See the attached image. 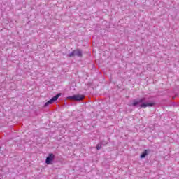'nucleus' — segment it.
I'll use <instances>...</instances> for the list:
<instances>
[{"label":"nucleus","instance_id":"obj_9","mask_svg":"<svg viewBox=\"0 0 179 179\" xmlns=\"http://www.w3.org/2000/svg\"><path fill=\"white\" fill-rule=\"evenodd\" d=\"M0 150H1V147H0Z\"/></svg>","mask_w":179,"mask_h":179},{"label":"nucleus","instance_id":"obj_3","mask_svg":"<svg viewBox=\"0 0 179 179\" xmlns=\"http://www.w3.org/2000/svg\"><path fill=\"white\" fill-rule=\"evenodd\" d=\"M75 55H76V57H82V50H80V49H77L76 50H73L71 53L68 54L67 57H75Z\"/></svg>","mask_w":179,"mask_h":179},{"label":"nucleus","instance_id":"obj_2","mask_svg":"<svg viewBox=\"0 0 179 179\" xmlns=\"http://www.w3.org/2000/svg\"><path fill=\"white\" fill-rule=\"evenodd\" d=\"M85 99V95L76 94L71 96H68L67 100H73V101H80Z\"/></svg>","mask_w":179,"mask_h":179},{"label":"nucleus","instance_id":"obj_6","mask_svg":"<svg viewBox=\"0 0 179 179\" xmlns=\"http://www.w3.org/2000/svg\"><path fill=\"white\" fill-rule=\"evenodd\" d=\"M54 159H55V155L51 153L47 157L45 163L46 164H52V162H54Z\"/></svg>","mask_w":179,"mask_h":179},{"label":"nucleus","instance_id":"obj_8","mask_svg":"<svg viewBox=\"0 0 179 179\" xmlns=\"http://www.w3.org/2000/svg\"><path fill=\"white\" fill-rule=\"evenodd\" d=\"M96 149H97V150H100L101 149V144H98L96 145Z\"/></svg>","mask_w":179,"mask_h":179},{"label":"nucleus","instance_id":"obj_5","mask_svg":"<svg viewBox=\"0 0 179 179\" xmlns=\"http://www.w3.org/2000/svg\"><path fill=\"white\" fill-rule=\"evenodd\" d=\"M59 97H61V94H57L56 96H53L50 100L46 102L45 103V107H47V106H48L49 104H52V103H55V101H57Z\"/></svg>","mask_w":179,"mask_h":179},{"label":"nucleus","instance_id":"obj_4","mask_svg":"<svg viewBox=\"0 0 179 179\" xmlns=\"http://www.w3.org/2000/svg\"><path fill=\"white\" fill-rule=\"evenodd\" d=\"M59 97H61V94H57L56 96H53L50 100L46 102L45 103V107H47V106H48L49 104H52V103H55V101H57Z\"/></svg>","mask_w":179,"mask_h":179},{"label":"nucleus","instance_id":"obj_7","mask_svg":"<svg viewBox=\"0 0 179 179\" xmlns=\"http://www.w3.org/2000/svg\"><path fill=\"white\" fill-rule=\"evenodd\" d=\"M148 156V150H145L141 155V159H145Z\"/></svg>","mask_w":179,"mask_h":179},{"label":"nucleus","instance_id":"obj_1","mask_svg":"<svg viewBox=\"0 0 179 179\" xmlns=\"http://www.w3.org/2000/svg\"><path fill=\"white\" fill-rule=\"evenodd\" d=\"M146 101V98L143 97L138 100H134L131 104L129 106H133V107H140L141 108H146V107H153L155 103L153 102H145Z\"/></svg>","mask_w":179,"mask_h":179}]
</instances>
